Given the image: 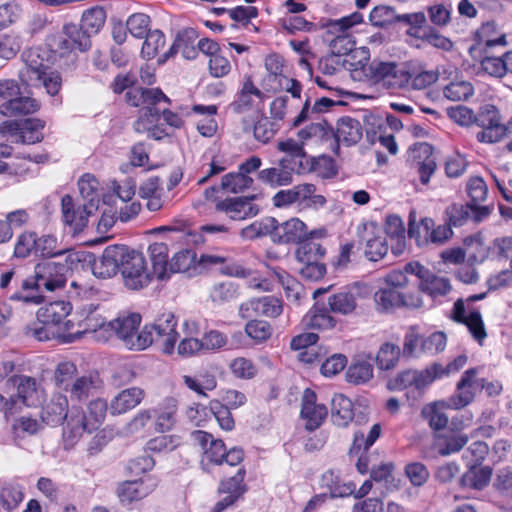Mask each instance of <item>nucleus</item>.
Listing matches in <instances>:
<instances>
[{"label":"nucleus","mask_w":512,"mask_h":512,"mask_svg":"<svg viewBox=\"0 0 512 512\" xmlns=\"http://www.w3.org/2000/svg\"><path fill=\"white\" fill-rule=\"evenodd\" d=\"M493 23L484 24L478 35L480 37V45H483L485 56L481 60L483 69L490 75L495 77H503L505 75L503 62L501 56L493 54L492 49L495 47L504 48L507 45L506 37L504 34L496 38H491L490 34L494 31Z\"/></svg>","instance_id":"9b49d317"},{"label":"nucleus","mask_w":512,"mask_h":512,"mask_svg":"<svg viewBox=\"0 0 512 512\" xmlns=\"http://www.w3.org/2000/svg\"><path fill=\"white\" fill-rule=\"evenodd\" d=\"M452 320L457 324L466 326L470 335H472L478 343L481 344L484 339L487 338V332H485L481 313L477 310H473L470 311L469 314H465L464 301L462 299L456 300L455 303H453Z\"/></svg>","instance_id":"a878e982"},{"label":"nucleus","mask_w":512,"mask_h":512,"mask_svg":"<svg viewBox=\"0 0 512 512\" xmlns=\"http://www.w3.org/2000/svg\"><path fill=\"white\" fill-rule=\"evenodd\" d=\"M62 222L68 226L73 233L78 234L87 226L88 215L85 205H76L73 198L66 194L61 198Z\"/></svg>","instance_id":"bb28decb"},{"label":"nucleus","mask_w":512,"mask_h":512,"mask_svg":"<svg viewBox=\"0 0 512 512\" xmlns=\"http://www.w3.org/2000/svg\"><path fill=\"white\" fill-rule=\"evenodd\" d=\"M65 265L44 261L35 265L33 273L21 280V291L12 295V300L39 305L43 301L42 292H54L65 287Z\"/></svg>","instance_id":"f03ea898"},{"label":"nucleus","mask_w":512,"mask_h":512,"mask_svg":"<svg viewBox=\"0 0 512 512\" xmlns=\"http://www.w3.org/2000/svg\"><path fill=\"white\" fill-rule=\"evenodd\" d=\"M474 94L473 85L466 80H454L443 88L446 99L454 102L467 101Z\"/></svg>","instance_id":"680f3d73"},{"label":"nucleus","mask_w":512,"mask_h":512,"mask_svg":"<svg viewBox=\"0 0 512 512\" xmlns=\"http://www.w3.org/2000/svg\"><path fill=\"white\" fill-rule=\"evenodd\" d=\"M176 400L174 397H166L158 403V407L152 410V414H154L155 422L154 429L155 432L159 434H165L172 430L175 425V415H176Z\"/></svg>","instance_id":"f704fd0d"},{"label":"nucleus","mask_w":512,"mask_h":512,"mask_svg":"<svg viewBox=\"0 0 512 512\" xmlns=\"http://www.w3.org/2000/svg\"><path fill=\"white\" fill-rule=\"evenodd\" d=\"M149 259H151L152 273L158 281L169 279V248L163 242H154L148 247Z\"/></svg>","instance_id":"e433bc0d"},{"label":"nucleus","mask_w":512,"mask_h":512,"mask_svg":"<svg viewBox=\"0 0 512 512\" xmlns=\"http://www.w3.org/2000/svg\"><path fill=\"white\" fill-rule=\"evenodd\" d=\"M140 197L146 201V208L151 212L161 210L164 201L162 200L161 182L158 177H152L140 186Z\"/></svg>","instance_id":"49530a36"},{"label":"nucleus","mask_w":512,"mask_h":512,"mask_svg":"<svg viewBox=\"0 0 512 512\" xmlns=\"http://www.w3.org/2000/svg\"><path fill=\"white\" fill-rule=\"evenodd\" d=\"M324 303L316 302L302 318L304 327L311 331L324 332L334 329L337 321L331 315Z\"/></svg>","instance_id":"7c9ffc66"},{"label":"nucleus","mask_w":512,"mask_h":512,"mask_svg":"<svg viewBox=\"0 0 512 512\" xmlns=\"http://www.w3.org/2000/svg\"><path fill=\"white\" fill-rule=\"evenodd\" d=\"M52 46L62 55L85 52L91 48V36L79 24L68 23L53 37Z\"/></svg>","instance_id":"4468645a"},{"label":"nucleus","mask_w":512,"mask_h":512,"mask_svg":"<svg viewBox=\"0 0 512 512\" xmlns=\"http://www.w3.org/2000/svg\"><path fill=\"white\" fill-rule=\"evenodd\" d=\"M322 164L308 163L307 161L293 162L280 159L279 168H264L259 172V180L272 186H288L292 183V174L304 175L311 171H319Z\"/></svg>","instance_id":"6e6552de"},{"label":"nucleus","mask_w":512,"mask_h":512,"mask_svg":"<svg viewBox=\"0 0 512 512\" xmlns=\"http://www.w3.org/2000/svg\"><path fill=\"white\" fill-rule=\"evenodd\" d=\"M466 364L467 356L465 354H461L453 358L452 361L448 362L446 365H442L438 362H432L430 365L422 368V370L428 371L429 373L444 379L459 373Z\"/></svg>","instance_id":"4d7b16f0"},{"label":"nucleus","mask_w":512,"mask_h":512,"mask_svg":"<svg viewBox=\"0 0 512 512\" xmlns=\"http://www.w3.org/2000/svg\"><path fill=\"white\" fill-rule=\"evenodd\" d=\"M382 435V425L375 423L368 429V433L361 431L353 433V440L348 447V457L356 458V471L361 475H365L369 471V449Z\"/></svg>","instance_id":"f8f14e48"},{"label":"nucleus","mask_w":512,"mask_h":512,"mask_svg":"<svg viewBox=\"0 0 512 512\" xmlns=\"http://www.w3.org/2000/svg\"><path fill=\"white\" fill-rule=\"evenodd\" d=\"M376 310L392 314L399 309L416 310L423 306L422 296L418 291L406 289L379 288L373 295Z\"/></svg>","instance_id":"0eeeda50"},{"label":"nucleus","mask_w":512,"mask_h":512,"mask_svg":"<svg viewBox=\"0 0 512 512\" xmlns=\"http://www.w3.org/2000/svg\"><path fill=\"white\" fill-rule=\"evenodd\" d=\"M157 230L158 232H173L178 235L177 239H185V242L195 245L204 242L202 234L227 233L229 231L224 224H204L200 226V233L189 230L187 224H182L181 226H160Z\"/></svg>","instance_id":"c756f323"},{"label":"nucleus","mask_w":512,"mask_h":512,"mask_svg":"<svg viewBox=\"0 0 512 512\" xmlns=\"http://www.w3.org/2000/svg\"><path fill=\"white\" fill-rule=\"evenodd\" d=\"M444 408H450L447 406V402H432L422 407V419L426 420L429 423V427L435 432L447 430L445 428H447L448 417L442 411Z\"/></svg>","instance_id":"a18cd8bd"},{"label":"nucleus","mask_w":512,"mask_h":512,"mask_svg":"<svg viewBox=\"0 0 512 512\" xmlns=\"http://www.w3.org/2000/svg\"><path fill=\"white\" fill-rule=\"evenodd\" d=\"M273 223L274 217H264L256 220L240 230V237L246 241H252L266 236L270 237Z\"/></svg>","instance_id":"bf43d9fd"},{"label":"nucleus","mask_w":512,"mask_h":512,"mask_svg":"<svg viewBox=\"0 0 512 512\" xmlns=\"http://www.w3.org/2000/svg\"><path fill=\"white\" fill-rule=\"evenodd\" d=\"M271 242L277 245H294L308 240H314L308 237L306 224L298 218H290L284 222H278L274 218L273 227H271Z\"/></svg>","instance_id":"dca6fc26"},{"label":"nucleus","mask_w":512,"mask_h":512,"mask_svg":"<svg viewBox=\"0 0 512 512\" xmlns=\"http://www.w3.org/2000/svg\"><path fill=\"white\" fill-rule=\"evenodd\" d=\"M25 68L21 70V78L30 86L39 87L41 76L46 73L47 66L36 51H28L23 54Z\"/></svg>","instance_id":"4c0bfd02"},{"label":"nucleus","mask_w":512,"mask_h":512,"mask_svg":"<svg viewBox=\"0 0 512 512\" xmlns=\"http://www.w3.org/2000/svg\"><path fill=\"white\" fill-rule=\"evenodd\" d=\"M56 388L65 391L69 394V399L72 403H84L93 395L94 385L91 376L82 375L75 379L73 383L64 386H56Z\"/></svg>","instance_id":"79ce46f5"},{"label":"nucleus","mask_w":512,"mask_h":512,"mask_svg":"<svg viewBox=\"0 0 512 512\" xmlns=\"http://www.w3.org/2000/svg\"><path fill=\"white\" fill-rule=\"evenodd\" d=\"M246 306L263 318L276 319L283 313V300L273 295L251 298Z\"/></svg>","instance_id":"c9c22d12"},{"label":"nucleus","mask_w":512,"mask_h":512,"mask_svg":"<svg viewBox=\"0 0 512 512\" xmlns=\"http://www.w3.org/2000/svg\"><path fill=\"white\" fill-rule=\"evenodd\" d=\"M311 130H299L297 133V138L299 140L295 141L293 139H287L285 141H279L277 143V149L280 152H284L286 154L282 160H293V162H307L308 164H322L327 171L322 173L325 178L333 177L337 174V170L334 167V161L330 157L322 156L318 159L309 157L305 150L303 149V143L311 138Z\"/></svg>","instance_id":"1a4fd4ad"},{"label":"nucleus","mask_w":512,"mask_h":512,"mask_svg":"<svg viewBox=\"0 0 512 512\" xmlns=\"http://www.w3.org/2000/svg\"><path fill=\"white\" fill-rule=\"evenodd\" d=\"M353 417L351 400L343 394L334 395L331 398V423L338 428H345Z\"/></svg>","instance_id":"ea45409f"},{"label":"nucleus","mask_w":512,"mask_h":512,"mask_svg":"<svg viewBox=\"0 0 512 512\" xmlns=\"http://www.w3.org/2000/svg\"><path fill=\"white\" fill-rule=\"evenodd\" d=\"M71 304L68 301L56 300L41 308L38 313V322L59 325L61 321L68 320Z\"/></svg>","instance_id":"37998d69"},{"label":"nucleus","mask_w":512,"mask_h":512,"mask_svg":"<svg viewBox=\"0 0 512 512\" xmlns=\"http://www.w3.org/2000/svg\"><path fill=\"white\" fill-rule=\"evenodd\" d=\"M253 180L248 174L229 172L222 177L220 188L232 194L241 193L252 186Z\"/></svg>","instance_id":"0e129e2a"},{"label":"nucleus","mask_w":512,"mask_h":512,"mask_svg":"<svg viewBox=\"0 0 512 512\" xmlns=\"http://www.w3.org/2000/svg\"><path fill=\"white\" fill-rule=\"evenodd\" d=\"M488 455V446L484 441L470 443L463 453V462L466 467H481Z\"/></svg>","instance_id":"338daca9"},{"label":"nucleus","mask_w":512,"mask_h":512,"mask_svg":"<svg viewBox=\"0 0 512 512\" xmlns=\"http://www.w3.org/2000/svg\"><path fill=\"white\" fill-rule=\"evenodd\" d=\"M274 328L264 319H251L245 324V335L256 345L264 344L271 339Z\"/></svg>","instance_id":"8fccbe9b"},{"label":"nucleus","mask_w":512,"mask_h":512,"mask_svg":"<svg viewBox=\"0 0 512 512\" xmlns=\"http://www.w3.org/2000/svg\"><path fill=\"white\" fill-rule=\"evenodd\" d=\"M106 13L100 7H93L84 11L79 25L92 37L104 26Z\"/></svg>","instance_id":"052dcab7"},{"label":"nucleus","mask_w":512,"mask_h":512,"mask_svg":"<svg viewBox=\"0 0 512 512\" xmlns=\"http://www.w3.org/2000/svg\"><path fill=\"white\" fill-rule=\"evenodd\" d=\"M431 225H433V218L424 217L416 222V220H414V213H410L407 235L415 241L416 247H427V239L428 235H430Z\"/></svg>","instance_id":"09e8293b"},{"label":"nucleus","mask_w":512,"mask_h":512,"mask_svg":"<svg viewBox=\"0 0 512 512\" xmlns=\"http://www.w3.org/2000/svg\"><path fill=\"white\" fill-rule=\"evenodd\" d=\"M494 491L501 499L512 503V468L506 467L498 470L494 479Z\"/></svg>","instance_id":"774afa93"},{"label":"nucleus","mask_w":512,"mask_h":512,"mask_svg":"<svg viewBox=\"0 0 512 512\" xmlns=\"http://www.w3.org/2000/svg\"><path fill=\"white\" fill-rule=\"evenodd\" d=\"M442 379L427 370L407 368L388 379V391H406L407 399L419 401L433 382Z\"/></svg>","instance_id":"423d86ee"},{"label":"nucleus","mask_w":512,"mask_h":512,"mask_svg":"<svg viewBox=\"0 0 512 512\" xmlns=\"http://www.w3.org/2000/svg\"><path fill=\"white\" fill-rule=\"evenodd\" d=\"M467 442V434L459 430L446 429L435 435V449L442 457L460 452Z\"/></svg>","instance_id":"72a5a7b5"},{"label":"nucleus","mask_w":512,"mask_h":512,"mask_svg":"<svg viewBox=\"0 0 512 512\" xmlns=\"http://www.w3.org/2000/svg\"><path fill=\"white\" fill-rule=\"evenodd\" d=\"M39 108L40 103L36 99L21 94L17 99L3 103L0 106V113L4 116H27Z\"/></svg>","instance_id":"c03bdc74"},{"label":"nucleus","mask_w":512,"mask_h":512,"mask_svg":"<svg viewBox=\"0 0 512 512\" xmlns=\"http://www.w3.org/2000/svg\"><path fill=\"white\" fill-rule=\"evenodd\" d=\"M290 189L299 198L300 204L308 208H322L326 204L325 196L315 193V185L313 183L294 185Z\"/></svg>","instance_id":"5fc2aeb1"},{"label":"nucleus","mask_w":512,"mask_h":512,"mask_svg":"<svg viewBox=\"0 0 512 512\" xmlns=\"http://www.w3.org/2000/svg\"><path fill=\"white\" fill-rule=\"evenodd\" d=\"M196 253L191 249H182L175 253L168 265L169 276L189 271L195 265Z\"/></svg>","instance_id":"69168bd1"},{"label":"nucleus","mask_w":512,"mask_h":512,"mask_svg":"<svg viewBox=\"0 0 512 512\" xmlns=\"http://www.w3.org/2000/svg\"><path fill=\"white\" fill-rule=\"evenodd\" d=\"M183 384L198 396L206 397V391L217 388V379L212 374L205 372L198 374L197 377L183 376Z\"/></svg>","instance_id":"6e6d98bb"},{"label":"nucleus","mask_w":512,"mask_h":512,"mask_svg":"<svg viewBox=\"0 0 512 512\" xmlns=\"http://www.w3.org/2000/svg\"><path fill=\"white\" fill-rule=\"evenodd\" d=\"M192 439L203 450L202 463L209 465L223 464V456L229 453L222 439L213 438L212 434L204 430L192 433Z\"/></svg>","instance_id":"393cba45"},{"label":"nucleus","mask_w":512,"mask_h":512,"mask_svg":"<svg viewBox=\"0 0 512 512\" xmlns=\"http://www.w3.org/2000/svg\"><path fill=\"white\" fill-rule=\"evenodd\" d=\"M245 476L246 470H244L243 466H240L236 474L220 481V484H218V493L226 494V496L218 500L216 506L212 508V512L225 511L243 496L246 492V485L244 484Z\"/></svg>","instance_id":"5701e85b"},{"label":"nucleus","mask_w":512,"mask_h":512,"mask_svg":"<svg viewBox=\"0 0 512 512\" xmlns=\"http://www.w3.org/2000/svg\"><path fill=\"white\" fill-rule=\"evenodd\" d=\"M36 249V232L25 230L16 236L15 247H13V257L16 259H26L34 256Z\"/></svg>","instance_id":"e2e57ef3"},{"label":"nucleus","mask_w":512,"mask_h":512,"mask_svg":"<svg viewBox=\"0 0 512 512\" xmlns=\"http://www.w3.org/2000/svg\"><path fill=\"white\" fill-rule=\"evenodd\" d=\"M359 240L364 243V255L368 260L378 262L388 253V244L382 229L374 222L362 224L358 229Z\"/></svg>","instance_id":"aec40b11"},{"label":"nucleus","mask_w":512,"mask_h":512,"mask_svg":"<svg viewBox=\"0 0 512 512\" xmlns=\"http://www.w3.org/2000/svg\"><path fill=\"white\" fill-rule=\"evenodd\" d=\"M132 255H142V253L136 250H129L126 246L118 244L104 248L100 258L93 261V276L99 279L114 277L118 273L119 268L124 266V262Z\"/></svg>","instance_id":"9d476101"},{"label":"nucleus","mask_w":512,"mask_h":512,"mask_svg":"<svg viewBox=\"0 0 512 512\" xmlns=\"http://www.w3.org/2000/svg\"><path fill=\"white\" fill-rule=\"evenodd\" d=\"M436 170L437 163L433 146L426 142L415 143L409 148V156H407L406 166L402 170L401 182L406 186L411 185L415 189L419 186L427 187Z\"/></svg>","instance_id":"7ed1b4c3"},{"label":"nucleus","mask_w":512,"mask_h":512,"mask_svg":"<svg viewBox=\"0 0 512 512\" xmlns=\"http://www.w3.org/2000/svg\"><path fill=\"white\" fill-rule=\"evenodd\" d=\"M125 100L128 105L132 107H141L145 110V115L149 114L154 118L160 117V111L155 107L156 104L161 101L167 104L171 103L170 98H168L159 88H131L126 92Z\"/></svg>","instance_id":"f3484780"},{"label":"nucleus","mask_w":512,"mask_h":512,"mask_svg":"<svg viewBox=\"0 0 512 512\" xmlns=\"http://www.w3.org/2000/svg\"><path fill=\"white\" fill-rule=\"evenodd\" d=\"M254 199L255 196H237L218 199L216 200V204H214V210L218 213L225 214L231 221H243L255 217L260 211L258 205L252 203Z\"/></svg>","instance_id":"a211bd4d"},{"label":"nucleus","mask_w":512,"mask_h":512,"mask_svg":"<svg viewBox=\"0 0 512 512\" xmlns=\"http://www.w3.org/2000/svg\"><path fill=\"white\" fill-rule=\"evenodd\" d=\"M382 234L387 235L392 241V254L400 256L407 248V230L403 225L402 218L396 214H390L385 217L384 231Z\"/></svg>","instance_id":"2f4dec72"},{"label":"nucleus","mask_w":512,"mask_h":512,"mask_svg":"<svg viewBox=\"0 0 512 512\" xmlns=\"http://www.w3.org/2000/svg\"><path fill=\"white\" fill-rule=\"evenodd\" d=\"M296 245L299 246H297L294 256L299 263L320 262L325 257V247L316 240H305Z\"/></svg>","instance_id":"3c124183"},{"label":"nucleus","mask_w":512,"mask_h":512,"mask_svg":"<svg viewBox=\"0 0 512 512\" xmlns=\"http://www.w3.org/2000/svg\"><path fill=\"white\" fill-rule=\"evenodd\" d=\"M328 417V409L322 403L317 402V394L310 388H305L300 401V419L304 421L307 432H313L320 428Z\"/></svg>","instance_id":"412c9836"},{"label":"nucleus","mask_w":512,"mask_h":512,"mask_svg":"<svg viewBox=\"0 0 512 512\" xmlns=\"http://www.w3.org/2000/svg\"><path fill=\"white\" fill-rule=\"evenodd\" d=\"M107 402L102 398H94L86 408L72 403L62 392H53L50 399L42 404L39 418L47 426L62 425V447L71 450L81 441L84 434H93L105 421Z\"/></svg>","instance_id":"f257e3e1"},{"label":"nucleus","mask_w":512,"mask_h":512,"mask_svg":"<svg viewBox=\"0 0 512 512\" xmlns=\"http://www.w3.org/2000/svg\"><path fill=\"white\" fill-rule=\"evenodd\" d=\"M363 21L362 14L354 12L349 16L342 17L337 20H327L322 27L328 29V33L338 34L330 41L332 56L347 55L353 51L355 43L349 39L344 33L356 24Z\"/></svg>","instance_id":"ddd939ff"},{"label":"nucleus","mask_w":512,"mask_h":512,"mask_svg":"<svg viewBox=\"0 0 512 512\" xmlns=\"http://www.w3.org/2000/svg\"><path fill=\"white\" fill-rule=\"evenodd\" d=\"M8 381L16 388L15 396H12L22 405L28 408H36L42 402L45 392L36 378L24 374L12 375Z\"/></svg>","instance_id":"4be33fe9"},{"label":"nucleus","mask_w":512,"mask_h":512,"mask_svg":"<svg viewBox=\"0 0 512 512\" xmlns=\"http://www.w3.org/2000/svg\"><path fill=\"white\" fill-rule=\"evenodd\" d=\"M198 32L193 28H185L178 32L176 39L169 50V54L180 52L187 60H193L198 55L195 42L198 38Z\"/></svg>","instance_id":"58836bf2"},{"label":"nucleus","mask_w":512,"mask_h":512,"mask_svg":"<svg viewBox=\"0 0 512 512\" xmlns=\"http://www.w3.org/2000/svg\"><path fill=\"white\" fill-rule=\"evenodd\" d=\"M158 480L148 476L137 480H124L117 486V497L123 504H131L140 501L155 491Z\"/></svg>","instance_id":"b1692460"},{"label":"nucleus","mask_w":512,"mask_h":512,"mask_svg":"<svg viewBox=\"0 0 512 512\" xmlns=\"http://www.w3.org/2000/svg\"><path fill=\"white\" fill-rule=\"evenodd\" d=\"M466 472L460 477V487L463 489H472L482 491L490 483V466L466 467Z\"/></svg>","instance_id":"a19ab883"},{"label":"nucleus","mask_w":512,"mask_h":512,"mask_svg":"<svg viewBox=\"0 0 512 512\" xmlns=\"http://www.w3.org/2000/svg\"><path fill=\"white\" fill-rule=\"evenodd\" d=\"M322 138L330 142V149L339 155L340 144L347 146L356 144L362 139V130H322Z\"/></svg>","instance_id":"de8ad7c7"},{"label":"nucleus","mask_w":512,"mask_h":512,"mask_svg":"<svg viewBox=\"0 0 512 512\" xmlns=\"http://www.w3.org/2000/svg\"><path fill=\"white\" fill-rule=\"evenodd\" d=\"M358 296V285L347 286L345 289L335 292L328 297L327 309L340 316L352 315L357 309Z\"/></svg>","instance_id":"cd10ccee"},{"label":"nucleus","mask_w":512,"mask_h":512,"mask_svg":"<svg viewBox=\"0 0 512 512\" xmlns=\"http://www.w3.org/2000/svg\"><path fill=\"white\" fill-rule=\"evenodd\" d=\"M144 399V390L140 387H130L121 390L114 399L107 404V410L112 415H123L133 410Z\"/></svg>","instance_id":"473e14b6"},{"label":"nucleus","mask_w":512,"mask_h":512,"mask_svg":"<svg viewBox=\"0 0 512 512\" xmlns=\"http://www.w3.org/2000/svg\"><path fill=\"white\" fill-rule=\"evenodd\" d=\"M373 378V365L365 360H355L347 368L345 379L354 385H361Z\"/></svg>","instance_id":"13d9d810"},{"label":"nucleus","mask_w":512,"mask_h":512,"mask_svg":"<svg viewBox=\"0 0 512 512\" xmlns=\"http://www.w3.org/2000/svg\"><path fill=\"white\" fill-rule=\"evenodd\" d=\"M481 388V378H478V368H470L461 374L456 382L455 392L447 398L450 409L460 410L475 401L476 393Z\"/></svg>","instance_id":"2eb2a0df"},{"label":"nucleus","mask_w":512,"mask_h":512,"mask_svg":"<svg viewBox=\"0 0 512 512\" xmlns=\"http://www.w3.org/2000/svg\"><path fill=\"white\" fill-rule=\"evenodd\" d=\"M176 317L172 312H164L158 315L151 324H144L137 336V344H140V351L150 347L153 343L161 345L163 353L171 355L178 341L176 331Z\"/></svg>","instance_id":"20e7f679"},{"label":"nucleus","mask_w":512,"mask_h":512,"mask_svg":"<svg viewBox=\"0 0 512 512\" xmlns=\"http://www.w3.org/2000/svg\"><path fill=\"white\" fill-rule=\"evenodd\" d=\"M124 286L131 291L141 290L149 285L155 275L147 270L144 255H132L120 267Z\"/></svg>","instance_id":"6ab92c4d"},{"label":"nucleus","mask_w":512,"mask_h":512,"mask_svg":"<svg viewBox=\"0 0 512 512\" xmlns=\"http://www.w3.org/2000/svg\"><path fill=\"white\" fill-rule=\"evenodd\" d=\"M450 282L446 277L438 275L419 279V293H426L432 298H440L450 293Z\"/></svg>","instance_id":"603ef678"},{"label":"nucleus","mask_w":512,"mask_h":512,"mask_svg":"<svg viewBox=\"0 0 512 512\" xmlns=\"http://www.w3.org/2000/svg\"><path fill=\"white\" fill-rule=\"evenodd\" d=\"M142 317L138 312H123L118 314L117 318L110 320L93 331L96 340L104 342L110 340L112 337L118 338L123 342L124 347L130 351H139V344L136 343V337L139 334V326L141 325Z\"/></svg>","instance_id":"39448f33"},{"label":"nucleus","mask_w":512,"mask_h":512,"mask_svg":"<svg viewBox=\"0 0 512 512\" xmlns=\"http://www.w3.org/2000/svg\"><path fill=\"white\" fill-rule=\"evenodd\" d=\"M72 319L76 322H80V328L82 330H78V333L81 331H97V329L108 322L104 317V308L93 302L76 307Z\"/></svg>","instance_id":"c85d7f7f"},{"label":"nucleus","mask_w":512,"mask_h":512,"mask_svg":"<svg viewBox=\"0 0 512 512\" xmlns=\"http://www.w3.org/2000/svg\"><path fill=\"white\" fill-rule=\"evenodd\" d=\"M402 350L399 346L390 342H384L379 347L378 354H376V367L381 371L393 370L399 363Z\"/></svg>","instance_id":"864d4df0"}]
</instances>
